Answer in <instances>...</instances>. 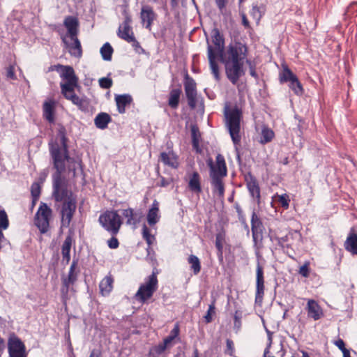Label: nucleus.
Instances as JSON below:
<instances>
[{"instance_id": "nucleus-1", "label": "nucleus", "mask_w": 357, "mask_h": 357, "mask_svg": "<svg viewBox=\"0 0 357 357\" xmlns=\"http://www.w3.org/2000/svg\"><path fill=\"white\" fill-rule=\"evenodd\" d=\"M59 142L57 141L49 143V151L53 162L55 172L52 174L53 192L52 196L56 202H64L70 199H76L73 192L68 189L67 181L63 176V173L67 169L69 174L75 178L77 167L81 166V162L69 155L66 129L61 127L58 130Z\"/></svg>"}, {"instance_id": "nucleus-2", "label": "nucleus", "mask_w": 357, "mask_h": 357, "mask_svg": "<svg viewBox=\"0 0 357 357\" xmlns=\"http://www.w3.org/2000/svg\"><path fill=\"white\" fill-rule=\"evenodd\" d=\"M248 54L246 44L235 40L230 43L218 57L225 66L227 79L233 84H236L245 74L243 66Z\"/></svg>"}, {"instance_id": "nucleus-3", "label": "nucleus", "mask_w": 357, "mask_h": 357, "mask_svg": "<svg viewBox=\"0 0 357 357\" xmlns=\"http://www.w3.org/2000/svg\"><path fill=\"white\" fill-rule=\"evenodd\" d=\"M211 34L214 47L209 43L208 39H207V57L211 73L215 80L219 82L220 79V75L217 59L225 50V38L218 28H213Z\"/></svg>"}, {"instance_id": "nucleus-4", "label": "nucleus", "mask_w": 357, "mask_h": 357, "mask_svg": "<svg viewBox=\"0 0 357 357\" xmlns=\"http://www.w3.org/2000/svg\"><path fill=\"white\" fill-rule=\"evenodd\" d=\"M209 167V175L213 191V192H217L220 197H223L225 185L222 179L227 174V169L224 156L221 154H218L215 158V165L211 162Z\"/></svg>"}, {"instance_id": "nucleus-5", "label": "nucleus", "mask_w": 357, "mask_h": 357, "mask_svg": "<svg viewBox=\"0 0 357 357\" xmlns=\"http://www.w3.org/2000/svg\"><path fill=\"white\" fill-rule=\"evenodd\" d=\"M225 123L228 129L231 140L235 146L239 145L241 139V121L243 117L241 109L235 106L230 108L226 105L224 109Z\"/></svg>"}, {"instance_id": "nucleus-6", "label": "nucleus", "mask_w": 357, "mask_h": 357, "mask_svg": "<svg viewBox=\"0 0 357 357\" xmlns=\"http://www.w3.org/2000/svg\"><path fill=\"white\" fill-rule=\"evenodd\" d=\"M102 227L112 236H116L121 228L122 220L116 211H107L99 217Z\"/></svg>"}, {"instance_id": "nucleus-7", "label": "nucleus", "mask_w": 357, "mask_h": 357, "mask_svg": "<svg viewBox=\"0 0 357 357\" xmlns=\"http://www.w3.org/2000/svg\"><path fill=\"white\" fill-rule=\"evenodd\" d=\"M158 278L155 273L150 275L144 284H142L135 295L136 300L142 303L150 299L158 289Z\"/></svg>"}, {"instance_id": "nucleus-8", "label": "nucleus", "mask_w": 357, "mask_h": 357, "mask_svg": "<svg viewBox=\"0 0 357 357\" xmlns=\"http://www.w3.org/2000/svg\"><path fill=\"white\" fill-rule=\"evenodd\" d=\"M77 86L78 79L70 84H61V92L66 99L70 100L80 110L86 112L89 109V102L75 93V89Z\"/></svg>"}, {"instance_id": "nucleus-9", "label": "nucleus", "mask_w": 357, "mask_h": 357, "mask_svg": "<svg viewBox=\"0 0 357 357\" xmlns=\"http://www.w3.org/2000/svg\"><path fill=\"white\" fill-rule=\"evenodd\" d=\"M124 20L123 23L119 26L117 31L118 36L126 40L128 43H132V46L135 47H139V42L136 40L132 28L130 26L132 22V18L127 10L123 11Z\"/></svg>"}, {"instance_id": "nucleus-10", "label": "nucleus", "mask_w": 357, "mask_h": 357, "mask_svg": "<svg viewBox=\"0 0 357 357\" xmlns=\"http://www.w3.org/2000/svg\"><path fill=\"white\" fill-rule=\"evenodd\" d=\"M52 213V209L45 203H40L34 218L35 225L40 233L45 234L48 231Z\"/></svg>"}, {"instance_id": "nucleus-11", "label": "nucleus", "mask_w": 357, "mask_h": 357, "mask_svg": "<svg viewBox=\"0 0 357 357\" xmlns=\"http://www.w3.org/2000/svg\"><path fill=\"white\" fill-rule=\"evenodd\" d=\"M280 83L289 82V87L298 96L303 93V88L297 76L288 68L284 67L280 74Z\"/></svg>"}, {"instance_id": "nucleus-12", "label": "nucleus", "mask_w": 357, "mask_h": 357, "mask_svg": "<svg viewBox=\"0 0 357 357\" xmlns=\"http://www.w3.org/2000/svg\"><path fill=\"white\" fill-rule=\"evenodd\" d=\"M8 351L10 357H27L24 342L15 333H11L8 339Z\"/></svg>"}, {"instance_id": "nucleus-13", "label": "nucleus", "mask_w": 357, "mask_h": 357, "mask_svg": "<svg viewBox=\"0 0 357 357\" xmlns=\"http://www.w3.org/2000/svg\"><path fill=\"white\" fill-rule=\"evenodd\" d=\"M48 72L57 71L63 82L61 84H70L78 79L73 67L61 64L52 65L48 68Z\"/></svg>"}, {"instance_id": "nucleus-14", "label": "nucleus", "mask_w": 357, "mask_h": 357, "mask_svg": "<svg viewBox=\"0 0 357 357\" xmlns=\"http://www.w3.org/2000/svg\"><path fill=\"white\" fill-rule=\"evenodd\" d=\"M184 89L188 106L193 109L197 103V84L195 81L188 74L185 76Z\"/></svg>"}, {"instance_id": "nucleus-15", "label": "nucleus", "mask_w": 357, "mask_h": 357, "mask_svg": "<svg viewBox=\"0 0 357 357\" xmlns=\"http://www.w3.org/2000/svg\"><path fill=\"white\" fill-rule=\"evenodd\" d=\"M264 230V227L261 218L253 211L251 217V231L255 245L262 243Z\"/></svg>"}, {"instance_id": "nucleus-16", "label": "nucleus", "mask_w": 357, "mask_h": 357, "mask_svg": "<svg viewBox=\"0 0 357 357\" xmlns=\"http://www.w3.org/2000/svg\"><path fill=\"white\" fill-rule=\"evenodd\" d=\"M76 210V199H70L68 202H63L61 215V226L68 227L73 215Z\"/></svg>"}, {"instance_id": "nucleus-17", "label": "nucleus", "mask_w": 357, "mask_h": 357, "mask_svg": "<svg viewBox=\"0 0 357 357\" xmlns=\"http://www.w3.org/2000/svg\"><path fill=\"white\" fill-rule=\"evenodd\" d=\"M268 345L264 350V357H283L285 350L282 342L273 343L272 333L267 331Z\"/></svg>"}, {"instance_id": "nucleus-18", "label": "nucleus", "mask_w": 357, "mask_h": 357, "mask_svg": "<svg viewBox=\"0 0 357 357\" xmlns=\"http://www.w3.org/2000/svg\"><path fill=\"white\" fill-rule=\"evenodd\" d=\"M264 278L262 266L258 264L256 269L255 303L261 305L264 295Z\"/></svg>"}, {"instance_id": "nucleus-19", "label": "nucleus", "mask_w": 357, "mask_h": 357, "mask_svg": "<svg viewBox=\"0 0 357 357\" xmlns=\"http://www.w3.org/2000/svg\"><path fill=\"white\" fill-rule=\"evenodd\" d=\"M158 17L157 13L153 10L152 6L149 5H144L142 6L140 12V19L142 25L149 31L151 30V26Z\"/></svg>"}, {"instance_id": "nucleus-20", "label": "nucleus", "mask_w": 357, "mask_h": 357, "mask_svg": "<svg viewBox=\"0 0 357 357\" xmlns=\"http://www.w3.org/2000/svg\"><path fill=\"white\" fill-rule=\"evenodd\" d=\"M77 266V260L74 259L70 265L68 277L62 280V294H67L68 292L70 286L76 282L77 279V275L79 273V271H76Z\"/></svg>"}, {"instance_id": "nucleus-21", "label": "nucleus", "mask_w": 357, "mask_h": 357, "mask_svg": "<svg viewBox=\"0 0 357 357\" xmlns=\"http://www.w3.org/2000/svg\"><path fill=\"white\" fill-rule=\"evenodd\" d=\"M247 188L250 196L256 201L258 205L261 202L260 188L257 180L255 176L249 174L245 177Z\"/></svg>"}, {"instance_id": "nucleus-22", "label": "nucleus", "mask_w": 357, "mask_h": 357, "mask_svg": "<svg viewBox=\"0 0 357 357\" xmlns=\"http://www.w3.org/2000/svg\"><path fill=\"white\" fill-rule=\"evenodd\" d=\"M56 105V102L53 99H49L43 102V116L50 123H54L55 121Z\"/></svg>"}, {"instance_id": "nucleus-23", "label": "nucleus", "mask_w": 357, "mask_h": 357, "mask_svg": "<svg viewBox=\"0 0 357 357\" xmlns=\"http://www.w3.org/2000/svg\"><path fill=\"white\" fill-rule=\"evenodd\" d=\"M306 310L308 317L313 319L314 321L320 319L324 316L322 308L319 303L313 299L308 300Z\"/></svg>"}, {"instance_id": "nucleus-24", "label": "nucleus", "mask_w": 357, "mask_h": 357, "mask_svg": "<svg viewBox=\"0 0 357 357\" xmlns=\"http://www.w3.org/2000/svg\"><path fill=\"white\" fill-rule=\"evenodd\" d=\"M344 249L354 255H357V232L354 228H351L344 243Z\"/></svg>"}, {"instance_id": "nucleus-25", "label": "nucleus", "mask_w": 357, "mask_h": 357, "mask_svg": "<svg viewBox=\"0 0 357 357\" xmlns=\"http://www.w3.org/2000/svg\"><path fill=\"white\" fill-rule=\"evenodd\" d=\"M160 215L159 210V203L156 200H154L147 213V222L149 226L153 227L160 221Z\"/></svg>"}, {"instance_id": "nucleus-26", "label": "nucleus", "mask_w": 357, "mask_h": 357, "mask_svg": "<svg viewBox=\"0 0 357 357\" xmlns=\"http://www.w3.org/2000/svg\"><path fill=\"white\" fill-rule=\"evenodd\" d=\"M160 160L164 163V165L174 169L178 168L179 165L178 156L172 150L168 152H162L160 155Z\"/></svg>"}, {"instance_id": "nucleus-27", "label": "nucleus", "mask_w": 357, "mask_h": 357, "mask_svg": "<svg viewBox=\"0 0 357 357\" xmlns=\"http://www.w3.org/2000/svg\"><path fill=\"white\" fill-rule=\"evenodd\" d=\"M182 94L181 86L178 85L170 89L168 96V105L172 109H177L180 102V98Z\"/></svg>"}, {"instance_id": "nucleus-28", "label": "nucleus", "mask_w": 357, "mask_h": 357, "mask_svg": "<svg viewBox=\"0 0 357 357\" xmlns=\"http://www.w3.org/2000/svg\"><path fill=\"white\" fill-rule=\"evenodd\" d=\"M122 214L127 219L126 224L132 225L134 227H136L141 220L142 213H135L132 208L123 210Z\"/></svg>"}, {"instance_id": "nucleus-29", "label": "nucleus", "mask_w": 357, "mask_h": 357, "mask_svg": "<svg viewBox=\"0 0 357 357\" xmlns=\"http://www.w3.org/2000/svg\"><path fill=\"white\" fill-rule=\"evenodd\" d=\"M188 188L195 193L199 194L202 192L201 177L197 172H194L190 175Z\"/></svg>"}, {"instance_id": "nucleus-30", "label": "nucleus", "mask_w": 357, "mask_h": 357, "mask_svg": "<svg viewBox=\"0 0 357 357\" xmlns=\"http://www.w3.org/2000/svg\"><path fill=\"white\" fill-rule=\"evenodd\" d=\"M115 101L118 112L123 114L126 112V107L132 102V98L129 94L117 95L115 97Z\"/></svg>"}, {"instance_id": "nucleus-31", "label": "nucleus", "mask_w": 357, "mask_h": 357, "mask_svg": "<svg viewBox=\"0 0 357 357\" xmlns=\"http://www.w3.org/2000/svg\"><path fill=\"white\" fill-rule=\"evenodd\" d=\"M63 24L70 34V38L73 39L77 33V19L75 17L68 16L64 20Z\"/></svg>"}, {"instance_id": "nucleus-32", "label": "nucleus", "mask_w": 357, "mask_h": 357, "mask_svg": "<svg viewBox=\"0 0 357 357\" xmlns=\"http://www.w3.org/2000/svg\"><path fill=\"white\" fill-rule=\"evenodd\" d=\"M114 278L111 275L105 276L99 284L100 292L102 296H107L113 289Z\"/></svg>"}, {"instance_id": "nucleus-33", "label": "nucleus", "mask_w": 357, "mask_h": 357, "mask_svg": "<svg viewBox=\"0 0 357 357\" xmlns=\"http://www.w3.org/2000/svg\"><path fill=\"white\" fill-rule=\"evenodd\" d=\"M73 244V238L70 235H68L61 246L62 261L68 264L70 260V249Z\"/></svg>"}, {"instance_id": "nucleus-34", "label": "nucleus", "mask_w": 357, "mask_h": 357, "mask_svg": "<svg viewBox=\"0 0 357 357\" xmlns=\"http://www.w3.org/2000/svg\"><path fill=\"white\" fill-rule=\"evenodd\" d=\"M112 121L111 116L105 112H100L94 119V123L96 128L104 130L107 128L108 124Z\"/></svg>"}, {"instance_id": "nucleus-35", "label": "nucleus", "mask_w": 357, "mask_h": 357, "mask_svg": "<svg viewBox=\"0 0 357 357\" xmlns=\"http://www.w3.org/2000/svg\"><path fill=\"white\" fill-rule=\"evenodd\" d=\"M142 238L146 241L148 247L146 248L147 256L150 255V252L151 251V245L153 244L155 241V237L154 235L151 234L150 229L148 227L144 224L142 226Z\"/></svg>"}, {"instance_id": "nucleus-36", "label": "nucleus", "mask_w": 357, "mask_h": 357, "mask_svg": "<svg viewBox=\"0 0 357 357\" xmlns=\"http://www.w3.org/2000/svg\"><path fill=\"white\" fill-rule=\"evenodd\" d=\"M190 130L192 147L197 152H199V142L201 141V133L199 132V128L197 125H192L190 127Z\"/></svg>"}, {"instance_id": "nucleus-37", "label": "nucleus", "mask_w": 357, "mask_h": 357, "mask_svg": "<svg viewBox=\"0 0 357 357\" xmlns=\"http://www.w3.org/2000/svg\"><path fill=\"white\" fill-rule=\"evenodd\" d=\"M188 262L194 275H196L200 273L202 268L201 262L200 259L196 255H190L188 258Z\"/></svg>"}, {"instance_id": "nucleus-38", "label": "nucleus", "mask_w": 357, "mask_h": 357, "mask_svg": "<svg viewBox=\"0 0 357 357\" xmlns=\"http://www.w3.org/2000/svg\"><path fill=\"white\" fill-rule=\"evenodd\" d=\"M225 242V234L218 233L215 236V247L218 250V257L220 261L223 260V243Z\"/></svg>"}, {"instance_id": "nucleus-39", "label": "nucleus", "mask_w": 357, "mask_h": 357, "mask_svg": "<svg viewBox=\"0 0 357 357\" xmlns=\"http://www.w3.org/2000/svg\"><path fill=\"white\" fill-rule=\"evenodd\" d=\"M266 11V8L264 5L257 6V4H253L252 6V9L250 10V15L257 21L258 23L262 16L264 15Z\"/></svg>"}, {"instance_id": "nucleus-40", "label": "nucleus", "mask_w": 357, "mask_h": 357, "mask_svg": "<svg viewBox=\"0 0 357 357\" xmlns=\"http://www.w3.org/2000/svg\"><path fill=\"white\" fill-rule=\"evenodd\" d=\"M74 43L70 46L69 53L75 56L79 57L82 56V47L79 40L75 36L72 39Z\"/></svg>"}, {"instance_id": "nucleus-41", "label": "nucleus", "mask_w": 357, "mask_h": 357, "mask_svg": "<svg viewBox=\"0 0 357 357\" xmlns=\"http://www.w3.org/2000/svg\"><path fill=\"white\" fill-rule=\"evenodd\" d=\"M234 331L236 333H238L242 326L241 319L243 318V312L239 310H236L234 314Z\"/></svg>"}, {"instance_id": "nucleus-42", "label": "nucleus", "mask_w": 357, "mask_h": 357, "mask_svg": "<svg viewBox=\"0 0 357 357\" xmlns=\"http://www.w3.org/2000/svg\"><path fill=\"white\" fill-rule=\"evenodd\" d=\"M114 50L109 43H105L100 48V54L105 61H110L112 59Z\"/></svg>"}, {"instance_id": "nucleus-43", "label": "nucleus", "mask_w": 357, "mask_h": 357, "mask_svg": "<svg viewBox=\"0 0 357 357\" xmlns=\"http://www.w3.org/2000/svg\"><path fill=\"white\" fill-rule=\"evenodd\" d=\"M9 227V220L6 211L0 206V230H6Z\"/></svg>"}, {"instance_id": "nucleus-44", "label": "nucleus", "mask_w": 357, "mask_h": 357, "mask_svg": "<svg viewBox=\"0 0 357 357\" xmlns=\"http://www.w3.org/2000/svg\"><path fill=\"white\" fill-rule=\"evenodd\" d=\"M215 314V301H213L208 306L206 314L204 316L206 323H211L213 320V316Z\"/></svg>"}, {"instance_id": "nucleus-45", "label": "nucleus", "mask_w": 357, "mask_h": 357, "mask_svg": "<svg viewBox=\"0 0 357 357\" xmlns=\"http://www.w3.org/2000/svg\"><path fill=\"white\" fill-rule=\"evenodd\" d=\"M31 193L33 198V202H37L40 195V187L37 183H33L31 187Z\"/></svg>"}, {"instance_id": "nucleus-46", "label": "nucleus", "mask_w": 357, "mask_h": 357, "mask_svg": "<svg viewBox=\"0 0 357 357\" xmlns=\"http://www.w3.org/2000/svg\"><path fill=\"white\" fill-rule=\"evenodd\" d=\"M344 15L347 17H354L357 16V3H351L347 8Z\"/></svg>"}, {"instance_id": "nucleus-47", "label": "nucleus", "mask_w": 357, "mask_h": 357, "mask_svg": "<svg viewBox=\"0 0 357 357\" xmlns=\"http://www.w3.org/2000/svg\"><path fill=\"white\" fill-rule=\"evenodd\" d=\"M262 142L267 143L272 140L274 137V132L268 128H265L262 130Z\"/></svg>"}, {"instance_id": "nucleus-48", "label": "nucleus", "mask_w": 357, "mask_h": 357, "mask_svg": "<svg viewBox=\"0 0 357 357\" xmlns=\"http://www.w3.org/2000/svg\"><path fill=\"white\" fill-rule=\"evenodd\" d=\"M278 202L282 208L287 209L289 206L290 199L287 194L278 196Z\"/></svg>"}, {"instance_id": "nucleus-49", "label": "nucleus", "mask_w": 357, "mask_h": 357, "mask_svg": "<svg viewBox=\"0 0 357 357\" xmlns=\"http://www.w3.org/2000/svg\"><path fill=\"white\" fill-rule=\"evenodd\" d=\"M6 77L9 80L17 79L14 65H10L6 68Z\"/></svg>"}, {"instance_id": "nucleus-50", "label": "nucleus", "mask_w": 357, "mask_h": 357, "mask_svg": "<svg viewBox=\"0 0 357 357\" xmlns=\"http://www.w3.org/2000/svg\"><path fill=\"white\" fill-rule=\"evenodd\" d=\"M99 85L102 89H108L112 87L113 82L111 78L102 77L98 81Z\"/></svg>"}, {"instance_id": "nucleus-51", "label": "nucleus", "mask_w": 357, "mask_h": 357, "mask_svg": "<svg viewBox=\"0 0 357 357\" xmlns=\"http://www.w3.org/2000/svg\"><path fill=\"white\" fill-rule=\"evenodd\" d=\"M298 273L304 278H308L310 275V262L305 261L298 270Z\"/></svg>"}, {"instance_id": "nucleus-52", "label": "nucleus", "mask_w": 357, "mask_h": 357, "mask_svg": "<svg viewBox=\"0 0 357 357\" xmlns=\"http://www.w3.org/2000/svg\"><path fill=\"white\" fill-rule=\"evenodd\" d=\"M235 352L234 344L231 339H227L226 340V349L225 353L231 356H233Z\"/></svg>"}, {"instance_id": "nucleus-53", "label": "nucleus", "mask_w": 357, "mask_h": 357, "mask_svg": "<svg viewBox=\"0 0 357 357\" xmlns=\"http://www.w3.org/2000/svg\"><path fill=\"white\" fill-rule=\"evenodd\" d=\"M107 245L109 248L116 249L119 247V242L115 236H112V237L107 241Z\"/></svg>"}, {"instance_id": "nucleus-54", "label": "nucleus", "mask_w": 357, "mask_h": 357, "mask_svg": "<svg viewBox=\"0 0 357 357\" xmlns=\"http://www.w3.org/2000/svg\"><path fill=\"white\" fill-rule=\"evenodd\" d=\"M246 63L249 65L250 75L255 78H257L258 75L256 72L255 66L248 59H246Z\"/></svg>"}, {"instance_id": "nucleus-55", "label": "nucleus", "mask_w": 357, "mask_h": 357, "mask_svg": "<svg viewBox=\"0 0 357 357\" xmlns=\"http://www.w3.org/2000/svg\"><path fill=\"white\" fill-rule=\"evenodd\" d=\"M215 3L220 11L222 13L227 3V0H215Z\"/></svg>"}, {"instance_id": "nucleus-56", "label": "nucleus", "mask_w": 357, "mask_h": 357, "mask_svg": "<svg viewBox=\"0 0 357 357\" xmlns=\"http://www.w3.org/2000/svg\"><path fill=\"white\" fill-rule=\"evenodd\" d=\"M167 347V346H166L163 342L162 344H158V346L155 347L153 348V351L157 354H161L162 353H163L166 348Z\"/></svg>"}, {"instance_id": "nucleus-57", "label": "nucleus", "mask_w": 357, "mask_h": 357, "mask_svg": "<svg viewBox=\"0 0 357 357\" xmlns=\"http://www.w3.org/2000/svg\"><path fill=\"white\" fill-rule=\"evenodd\" d=\"M180 328L178 324H176L173 328V329L171 331L169 336H172L174 338L177 337L179 335Z\"/></svg>"}, {"instance_id": "nucleus-58", "label": "nucleus", "mask_w": 357, "mask_h": 357, "mask_svg": "<svg viewBox=\"0 0 357 357\" xmlns=\"http://www.w3.org/2000/svg\"><path fill=\"white\" fill-rule=\"evenodd\" d=\"M335 345L342 352L344 351L346 349L344 342L342 339H338L335 342Z\"/></svg>"}, {"instance_id": "nucleus-59", "label": "nucleus", "mask_w": 357, "mask_h": 357, "mask_svg": "<svg viewBox=\"0 0 357 357\" xmlns=\"http://www.w3.org/2000/svg\"><path fill=\"white\" fill-rule=\"evenodd\" d=\"M290 236H292L291 233H289L288 234L285 235L283 237H281L278 239V244L284 246V243L289 241V238Z\"/></svg>"}, {"instance_id": "nucleus-60", "label": "nucleus", "mask_w": 357, "mask_h": 357, "mask_svg": "<svg viewBox=\"0 0 357 357\" xmlns=\"http://www.w3.org/2000/svg\"><path fill=\"white\" fill-rule=\"evenodd\" d=\"M172 181L167 180L164 177H162L160 181V186L161 187H167L171 183Z\"/></svg>"}, {"instance_id": "nucleus-61", "label": "nucleus", "mask_w": 357, "mask_h": 357, "mask_svg": "<svg viewBox=\"0 0 357 357\" xmlns=\"http://www.w3.org/2000/svg\"><path fill=\"white\" fill-rule=\"evenodd\" d=\"M175 338L172 337V336H169L168 335L167 337H166L164 340H163V343L169 347V345L172 343V342L174 340Z\"/></svg>"}, {"instance_id": "nucleus-62", "label": "nucleus", "mask_w": 357, "mask_h": 357, "mask_svg": "<svg viewBox=\"0 0 357 357\" xmlns=\"http://www.w3.org/2000/svg\"><path fill=\"white\" fill-rule=\"evenodd\" d=\"M242 23L245 28L250 27V23L245 14H242Z\"/></svg>"}, {"instance_id": "nucleus-63", "label": "nucleus", "mask_w": 357, "mask_h": 357, "mask_svg": "<svg viewBox=\"0 0 357 357\" xmlns=\"http://www.w3.org/2000/svg\"><path fill=\"white\" fill-rule=\"evenodd\" d=\"M3 349H4V340L0 336V357L1 356V354L3 353Z\"/></svg>"}, {"instance_id": "nucleus-64", "label": "nucleus", "mask_w": 357, "mask_h": 357, "mask_svg": "<svg viewBox=\"0 0 357 357\" xmlns=\"http://www.w3.org/2000/svg\"><path fill=\"white\" fill-rule=\"evenodd\" d=\"M343 357H351L350 355V351L348 349H345L342 351Z\"/></svg>"}]
</instances>
